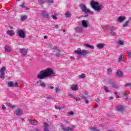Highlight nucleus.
I'll list each match as a JSON object with an SVG mask.
<instances>
[{
    "label": "nucleus",
    "instance_id": "4c0bfd02",
    "mask_svg": "<svg viewBox=\"0 0 131 131\" xmlns=\"http://www.w3.org/2000/svg\"><path fill=\"white\" fill-rule=\"evenodd\" d=\"M29 122H30V123L31 124H34V125H35V124H36V122H35V121H34V120H29Z\"/></svg>",
    "mask_w": 131,
    "mask_h": 131
},
{
    "label": "nucleus",
    "instance_id": "20e7f679",
    "mask_svg": "<svg viewBox=\"0 0 131 131\" xmlns=\"http://www.w3.org/2000/svg\"><path fill=\"white\" fill-rule=\"evenodd\" d=\"M89 97H90V95L88 91L84 92L83 93L81 94L80 96V97L81 98L82 101L85 102L86 104H89V101L88 100V98H89Z\"/></svg>",
    "mask_w": 131,
    "mask_h": 131
},
{
    "label": "nucleus",
    "instance_id": "1a4fd4ad",
    "mask_svg": "<svg viewBox=\"0 0 131 131\" xmlns=\"http://www.w3.org/2000/svg\"><path fill=\"white\" fill-rule=\"evenodd\" d=\"M17 35L21 38H24V37H25V33L24 32V31L22 30H19L17 31Z\"/></svg>",
    "mask_w": 131,
    "mask_h": 131
},
{
    "label": "nucleus",
    "instance_id": "c756f323",
    "mask_svg": "<svg viewBox=\"0 0 131 131\" xmlns=\"http://www.w3.org/2000/svg\"><path fill=\"white\" fill-rule=\"evenodd\" d=\"M20 7L21 8H22V9H25V10H29V9L28 8H27L25 4H23L21 5H20Z\"/></svg>",
    "mask_w": 131,
    "mask_h": 131
},
{
    "label": "nucleus",
    "instance_id": "e2e57ef3",
    "mask_svg": "<svg viewBox=\"0 0 131 131\" xmlns=\"http://www.w3.org/2000/svg\"><path fill=\"white\" fill-rule=\"evenodd\" d=\"M44 38L46 39H47V36H44Z\"/></svg>",
    "mask_w": 131,
    "mask_h": 131
},
{
    "label": "nucleus",
    "instance_id": "c9c22d12",
    "mask_svg": "<svg viewBox=\"0 0 131 131\" xmlns=\"http://www.w3.org/2000/svg\"><path fill=\"white\" fill-rule=\"evenodd\" d=\"M55 92L57 94H59V93H60V92H61V89H60V88L57 87V88H55Z\"/></svg>",
    "mask_w": 131,
    "mask_h": 131
},
{
    "label": "nucleus",
    "instance_id": "3c124183",
    "mask_svg": "<svg viewBox=\"0 0 131 131\" xmlns=\"http://www.w3.org/2000/svg\"><path fill=\"white\" fill-rule=\"evenodd\" d=\"M127 54H128L129 57H131V51L129 52L127 51Z\"/></svg>",
    "mask_w": 131,
    "mask_h": 131
},
{
    "label": "nucleus",
    "instance_id": "393cba45",
    "mask_svg": "<svg viewBox=\"0 0 131 131\" xmlns=\"http://www.w3.org/2000/svg\"><path fill=\"white\" fill-rule=\"evenodd\" d=\"M5 52H10L12 51V48L11 47H8L7 46L5 47Z\"/></svg>",
    "mask_w": 131,
    "mask_h": 131
},
{
    "label": "nucleus",
    "instance_id": "603ef678",
    "mask_svg": "<svg viewBox=\"0 0 131 131\" xmlns=\"http://www.w3.org/2000/svg\"><path fill=\"white\" fill-rule=\"evenodd\" d=\"M122 94H123L124 96H126V92L125 91L122 92Z\"/></svg>",
    "mask_w": 131,
    "mask_h": 131
},
{
    "label": "nucleus",
    "instance_id": "e433bc0d",
    "mask_svg": "<svg viewBox=\"0 0 131 131\" xmlns=\"http://www.w3.org/2000/svg\"><path fill=\"white\" fill-rule=\"evenodd\" d=\"M39 5H43L45 4V0H38Z\"/></svg>",
    "mask_w": 131,
    "mask_h": 131
},
{
    "label": "nucleus",
    "instance_id": "cd10ccee",
    "mask_svg": "<svg viewBox=\"0 0 131 131\" xmlns=\"http://www.w3.org/2000/svg\"><path fill=\"white\" fill-rule=\"evenodd\" d=\"M97 48H98V49H103V48H104V47H105V44L104 43H98L97 45Z\"/></svg>",
    "mask_w": 131,
    "mask_h": 131
},
{
    "label": "nucleus",
    "instance_id": "39448f33",
    "mask_svg": "<svg viewBox=\"0 0 131 131\" xmlns=\"http://www.w3.org/2000/svg\"><path fill=\"white\" fill-rule=\"evenodd\" d=\"M5 71H6V67H3L0 70V78L4 80L6 76H5Z\"/></svg>",
    "mask_w": 131,
    "mask_h": 131
},
{
    "label": "nucleus",
    "instance_id": "864d4df0",
    "mask_svg": "<svg viewBox=\"0 0 131 131\" xmlns=\"http://www.w3.org/2000/svg\"><path fill=\"white\" fill-rule=\"evenodd\" d=\"M128 100H129V98H128L127 97L125 98V101H128Z\"/></svg>",
    "mask_w": 131,
    "mask_h": 131
},
{
    "label": "nucleus",
    "instance_id": "72a5a7b5",
    "mask_svg": "<svg viewBox=\"0 0 131 131\" xmlns=\"http://www.w3.org/2000/svg\"><path fill=\"white\" fill-rule=\"evenodd\" d=\"M123 55H121L119 58H118V62H121V61H123Z\"/></svg>",
    "mask_w": 131,
    "mask_h": 131
},
{
    "label": "nucleus",
    "instance_id": "49530a36",
    "mask_svg": "<svg viewBox=\"0 0 131 131\" xmlns=\"http://www.w3.org/2000/svg\"><path fill=\"white\" fill-rule=\"evenodd\" d=\"M2 109L3 110H7V107H6V106H5V105H2Z\"/></svg>",
    "mask_w": 131,
    "mask_h": 131
},
{
    "label": "nucleus",
    "instance_id": "4d7b16f0",
    "mask_svg": "<svg viewBox=\"0 0 131 131\" xmlns=\"http://www.w3.org/2000/svg\"><path fill=\"white\" fill-rule=\"evenodd\" d=\"M33 131H38V128H35Z\"/></svg>",
    "mask_w": 131,
    "mask_h": 131
},
{
    "label": "nucleus",
    "instance_id": "13d9d810",
    "mask_svg": "<svg viewBox=\"0 0 131 131\" xmlns=\"http://www.w3.org/2000/svg\"><path fill=\"white\" fill-rule=\"evenodd\" d=\"M59 26L58 25L55 26V28H58Z\"/></svg>",
    "mask_w": 131,
    "mask_h": 131
},
{
    "label": "nucleus",
    "instance_id": "052dcab7",
    "mask_svg": "<svg viewBox=\"0 0 131 131\" xmlns=\"http://www.w3.org/2000/svg\"><path fill=\"white\" fill-rule=\"evenodd\" d=\"M71 59H74V56H71Z\"/></svg>",
    "mask_w": 131,
    "mask_h": 131
},
{
    "label": "nucleus",
    "instance_id": "9b49d317",
    "mask_svg": "<svg viewBox=\"0 0 131 131\" xmlns=\"http://www.w3.org/2000/svg\"><path fill=\"white\" fill-rule=\"evenodd\" d=\"M22 114H23V111L22 110V109L17 108L16 110V115H17V116H21Z\"/></svg>",
    "mask_w": 131,
    "mask_h": 131
},
{
    "label": "nucleus",
    "instance_id": "7ed1b4c3",
    "mask_svg": "<svg viewBox=\"0 0 131 131\" xmlns=\"http://www.w3.org/2000/svg\"><path fill=\"white\" fill-rule=\"evenodd\" d=\"M79 7L82 10V12L84 14H89L90 15H93V14H94V12L91 10L88 9V8H86V6L83 4H80L79 5Z\"/></svg>",
    "mask_w": 131,
    "mask_h": 131
},
{
    "label": "nucleus",
    "instance_id": "f257e3e1",
    "mask_svg": "<svg viewBox=\"0 0 131 131\" xmlns=\"http://www.w3.org/2000/svg\"><path fill=\"white\" fill-rule=\"evenodd\" d=\"M54 76H56V72L54 69L51 68L40 71L37 74L38 79H46V78H52Z\"/></svg>",
    "mask_w": 131,
    "mask_h": 131
},
{
    "label": "nucleus",
    "instance_id": "de8ad7c7",
    "mask_svg": "<svg viewBox=\"0 0 131 131\" xmlns=\"http://www.w3.org/2000/svg\"><path fill=\"white\" fill-rule=\"evenodd\" d=\"M68 114H69V115H73V114H74V113L72 111H71L68 113Z\"/></svg>",
    "mask_w": 131,
    "mask_h": 131
},
{
    "label": "nucleus",
    "instance_id": "a878e982",
    "mask_svg": "<svg viewBox=\"0 0 131 131\" xmlns=\"http://www.w3.org/2000/svg\"><path fill=\"white\" fill-rule=\"evenodd\" d=\"M117 76L118 77H121V76H123V73L121 71H118L117 72Z\"/></svg>",
    "mask_w": 131,
    "mask_h": 131
},
{
    "label": "nucleus",
    "instance_id": "6ab92c4d",
    "mask_svg": "<svg viewBox=\"0 0 131 131\" xmlns=\"http://www.w3.org/2000/svg\"><path fill=\"white\" fill-rule=\"evenodd\" d=\"M117 108L119 112H123V110H124V108L121 105L118 106Z\"/></svg>",
    "mask_w": 131,
    "mask_h": 131
},
{
    "label": "nucleus",
    "instance_id": "5701e85b",
    "mask_svg": "<svg viewBox=\"0 0 131 131\" xmlns=\"http://www.w3.org/2000/svg\"><path fill=\"white\" fill-rule=\"evenodd\" d=\"M6 106H8L9 108H12V109L16 108V106L12 105V104L9 102H6Z\"/></svg>",
    "mask_w": 131,
    "mask_h": 131
},
{
    "label": "nucleus",
    "instance_id": "b1692460",
    "mask_svg": "<svg viewBox=\"0 0 131 131\" xmlns=\"http://www.w3.org/2000/svg\"><path fill=\"white\" fill-rule=\"evenodd\" d=\"M85 47L86 48H88L89 49H91L92 50H94V49H95V47H94V46L90 45V44H88V43L85 44Z\"/></svg>",
    "mask_w": 131,
    "mask_h": 131
},
{
    "label": "nucleus",
    "instance_id": "bf43d9fd",
    "mask_svg": "<svg viewBox=\"0 0 131 131\" xmlns=\"http://www.w3.org/2000/svg\"><path fill=\"white\" fill-rule=\"evenodd\" d=\"M117 98L118 99H119V98H120V96H118V95H117Z\"/></svg>",
    "mask_w": 131,
    "mask_h": 131
},
{
    "label": "nucleus",
    "instance_id": "5fc2aeb1",
    "mask_svg": "<svg viewBox=\"0 0 131 131\" xmlns=\"http://www.w3.org/2000/svg\"><path fill=\"white\" fill-rule=\"evenodd\" d=\"M49 88H50V89H51V90H53V89H54V86H49Z\"/></svg>",
    "mask_w": 131,
    "mask_h": 131
},
{
    "label": "nucleus",
    "instance_id": "6e6d98bb",
    "mask_svg": "<svg viewBox=\"0 0 131 131\" xmlns=\"http://www.w3.org/2000/svg\"><path fill=\"white\" fill-rule=\"evenodd\" d=\"M109 99L110 100H113V97H110Z\"/></svg>",
    "mask_w": 131,
    "mask_h": 131
},
{
    "label": "nucleus",
    "instance_id": "7c9ffc66",
    "mask_svg": "<svg viewBox=\"0 0 131 131\" xmlns=\"http://www.w3.org/2000/svg\"><path fill=\"white\" fill-rule=\"evenodd\" d=\"M78 77H79V78H80V79H84V78H85V74H82L81 75H79L78 76Z\"/></svg>",
    "mask_w": 131,
    "mask_h": 131
},
{
    "label": "nucleus",
    "instance_id": "2eb2a0df",
    "mask_svg": "<svg viewBox=\"0 0 131 131\" xmlns=\"http://www.w3.org/2000/svg\"><path fill=\"white\" fill-rule=\"evenodd\" d=\"M82 52V50H81V49L78 48L77 50L74 51V53L75 54L78 55V56H81Z\"/></svg>",
    "mask_w": 131,
    "mask_h": 131
},
{
    "label": "nucleus",
    "instance_id": "0e129e2a",
    "mask_svg": "<svg viewBox=\"0 0 131 131\" xmlns=\"http://www.w3.org/2000/svg\"><path fill=\"white\" fill-rule=\"evenodd\" d=\"M17 2H20V0H16Z\"/></svg>",
    "mask_w": 131,
    "mask_h": 131
},
{
    "label": "nucleus",
    "instance_id": "f3484780",
    "mask_svg": "<svg viewBox=\"0 0 131 131\" xmlns=\"http://www.w3.org/2000/svg\"><path fill=\"white\" fill-rule=\"evenodd\" d=\"M44 124V129H43V131H50V130H49V124H48V123L47 122H44L43 123Z\"/></svg>",
    "mask_w": 131,
    "mask_h": 131
},
{
    "label": "nucleus",
    "instance_id": "4468645a",
    "mask_svg": "<svg viewBox=\"0 0 131 131\" xmlns=\"http://www.w3.org/2000/svg\"><path fill=\"white\" fill-rule=\"evenodd\" d=\"M19 52L23 55V56H26V55H27V50L26 49H19Z\"/></svg>",
    "mask_w": 131,
    "mask_h": 131
},
{
    "label": "nucleus",
    "instance_id": "4be33fe9",
    "mask_svg": "<svg viewBox=\"0 0 131 131\" xmlns=\"http://www.w3.org/2000/svg\"><path fill=\"white\" fill-rule=\"evenodd\" d=\"M124 20H125V16H120L118 19V21L119 23H121V22L124 21Z\"/></svg>",
    "mask_w": 131,
    "mask_h": 131
},
{
    "label": "nucleus",
    "instance_id": "a18cd8bd",
    "mask_svg": "<svg viewBox=\"0 0 131 131\" xmlns=\"http://www.w3.org/2000/svg\"><path fill=\"white\" fill-rule=\"evenodd\" d=\"M74 99L76 100V101H80V98L79 97H75Z\"/></svg>",
    "mask_w": 131,
    "mask_h": 131
},
{
    "label": "nucleus",
    "instance_id": "dca6fc26",
    "mask_svg": "<svg viewBox=\"0 0 131 131\" xmlns=\"http://www.w3.org/2000/svg\"><path fill=\"white\" fill-rule=\"evenodd\" d=\"M90 54V52L88 50H82L81 56H88Z\"/></svg>",
    "mask_w": 131,
    "mask_h": 131
},
{
    "label": "nucleus",
    "instance_id": "aec40b11",
    "mask_svg": "<svg viewBox=\"0 0 131 131\" xmlns=\"http://www.w3.org/2000/svg\"><path fill=\"white\" fill-rule=\"evenodd\" d=\"M82 26L84 28H87V27H88V22L85 20H82Z\"/></svg>",
    "mask_w": 131,
    "mask_h": 131
},
{
    "label": "nucleus",
    "instance_id": "338daca9",
    "mask_svg": "<svg viewBox=\"0 0 131 131\" xmlns=\"http://www.w3.org/2000/svg\"><path fill=\"white\" fill-rule=\"evenodd\" d=\"M63 32H65V30H63Z\"/></svg>",
    "mask_w": 131,
    "mask_h": 131
},
{
    "label": "nucleus",
    "instance_id": "8fccbe9b",
    "mask_svg": "<svg viewBox=\"0 0 131 131\" xmlns=\"http://www.w3.org/2000/svg\"><path fill=\"white\" fill-rule=\"evenodd\" d=\"M49 3H50V4H53L54 3V1L53 0H47Z\"/></svg>",
    "mask_w": 131,
    "mask_h": 131
},
{
    "label": "nucleus",
    "instance_id": "680f3d73",
    "mask_svg": "<svg viewBox=\"0 0 131 131\" xmlns=\"http://www.w3.org/2000/svg\"><path fill=\"white\" fill-rule=\"evenodd\" d=\"M114 94H115V95H117V92H114Z\"/></svg>",
    "mask_w": 131,
    "mask_h": 131
},
{
    "label": "nucleus",
    "instance_id": "69168bd1",
    "mask_svg": "<svg viewBox=\"0 0 131 131\" xmlns=\"http://www.w3.org/2000/svg\"><path fill=\"white\" fill-rule=\"evenodd\" d=\"M1 63H2V61H1V60H0V64H1Z\"/></svg>",
    "mask_w": 131,
    "mask_h": 131
},
{
    "label": "nucleus",
    "instance_id": "09e8293b",
    "mask_svg": "<svg viewBox=\"0 0 131 131\" xmlns=\"http://www.w3.org/2000/svg\"><path fill=\"white\" fill-rule=\"evenodd\" d=\"M52 19H53L54 20H57V17L55 15H53Z\"/></svg>",
    "mask_w": 131,
    "mask_h": 131
},
{
    "label": "nucleus",
    "instance_id": "58836bf2",
    "mask_svg": "<svg viewBox=\"0 0 131 131\" xmlns=\"http://www.w3.org/2000/svg\"><path fill=\"white\" fill-rule=\"evenodd\" d=\"M40 85L42 88H45L46 86V83H45L43 82H40Z\"/></svg>",
    "mask_w": 131,
    "mask_h": 131
},
{
    "label": "nucleus",
    "instance_id": "0eeeda50",
    "mask_svg": "<svg viewBox=\"0 0 131 131\" xmlns=\"http://www.w3.org/2000/svg\"><path fill=\"white\" fill-rule=\"evenodd\" d=\"M107 85L108 86H112L113 88H115V89H117L118 86L115 84V82L112 80H108L107 82Z\"/></svg>",
    "mask_w": 131,
    "mask_h": 131
},
{
    "label": "nucleus",
    "instance_id": "c03bdc74",
    "mask_svg": "<svg viewBox=\"0 0 131 131\" xmlns=\"http://www.w3.org/2000/svg\"><path fill=\"white\" fill-rule=\"evenodd\" d=\"M68 96L69 97H70V98H73L74 99L75 97H74V95L73 94H69Z\"/></svg>",
    "mask_w": 131,
    "mask_h": 131
},
{
    "label": "nucleus",
    "instance_id": "9d476101",
    "mask_svg": "<svg viewBox=\"0 0 131 131\" xmlns=\"http://www.w3.org/2000/svg\"><path fill=\"white\" fill-rule=\"evenodd\" d=\"M41 16L43 17V18H45V19H48V20H50V15L48 14V12L46 11H42L41 13Z\"/></svg>",
    "mask_w": 131,
    "mask_h": 131
},
{
    "label": "nucleus",
    "instance_id": "412c9836",
    "mask_svg": "<svg viewBox=\"0 0 131 131\" xmlns=\"http://www.w3.org/2000/svg\"><path fill=\"white\" fill-rule=\"evenodd\" d=\"M7 34L12 36V35H14V34H15V32H14V31L13 30H9L7 31Z\"/></svg>",
    "mask_w": 131,
    "mask_h": 131
},
{
    "label": "nucleus",
    "instance_id": "2f4dec72",
    "mask_svg": "<svg viewBox=\"0 0 131 131\" xmlns=\"http://www.w3.org/2000/svg\"><path fill=\"white\" fill-rule=\"evenodd\" d=\"M128 24H129V20L126 21V23L123 24V27H127V26H128Z\"/></svg>",
    "mask_w": 131,
    "mask_h": 131
},
{
    "label": "nucleus",
    "instance_id": "37998d69",
    "mask_svg": "<svg viewBox=\"0 0 131 131\" xmlns=\"http://www.w3.org/2000/svg\"><path fill=\"white\" fill-rule=\"evenodd\" d=\"M55 108L56 110H62V108H61V107H58L57 105L55 106Z\"/></svg>",
    "mask_w": 131,
    "mask_h": 131
},
{
    "label": "nucleus",
    "instance_id": "a19ab883",
    "mask_svg": "<svg viewBox=\"0 0 131 131\" xmlns=\"http://www.w3.org/2000/svg\"><path fill=\"white\" fill-rule=\"evenodd\" d=\"M91 131H100L98 129H97L96 128H91Z\"/></svg>",
    "mask_w": 131,
    "mask_h": 131
},
{
    "label": "nucleus",
    "instance_id": "f03ea898",
    "mask_svg": "<svg viewBox=\"0 0 131 131\" xmlns=\"http://www.w3.org/2000/svg\"><path fill=\"white\" fill-rule=\"evenodd\" d=\"M91 5L93 9L96 12H101L103 8V5L99 4L98 2H95V1H92Z\"/></svg>",
    "mask_w": 131,
    "mask_h": 131
},
{
    "label": "nucleus",
    "instance_id": "79ce46f5",
    "mask_svg": "<svg viewBox=\"0 0 131 131\" xmlns=\"http://www.w3.org/2000/svg\"><path fill=\"white\" fill-rule=\"evenodd\" d=\"M104 90L105 91V92H106V93H110V90H108V88L104 86Z\"/></svg>",
    "mask_w": 131,
    "mask_h": 131
},
{
    "label": "nucleus",
    "instance_id": "f704fd0d",
    "mask_svg": "<svg viewBox=\"0 0 131 131\" xmlns=\"http://www.w3.org/2000/svg\"><path fill=\"white\" fill-rule=\"evenodd\" d=\"M26 19H27V16L24 15V16H21V21H25V20H26Z\"/></svg>",
    "mask_w": 131,
    "mask_h": 131
},
{
    "label": "nucleus",
    "instance_id": "ddd939ff",
    "mask_svg": "<svg viewBox=\"0 0 131 131\" xmlns=\"http://www.w3.org/2000/svg\"><path fill=\"white\" fill-rule=\"evenodd\" d=\"M71 89L72 90V91L76 92V91H78V85L77 84H74L72 85Z\"/></svg>",
    "mask_w": 131,
    "mask_h": 131
},
{
    "label": "nucleus",
    "instance_id": "f8f14e48",
    "mask_svg": "<svg viewBox=\"0 0 131 131\" xmlns=\"http://www.w3.org/2000/svg\"><path fill=\"white\" fill-rule=\"evenodd\" d=\"M75 29L78 33H82L83 32V28L82 27H77Z\"/></svg>",
    "mask_w": 131,
    "mask_h": 131
},
{
    "label": "nucleus",
    "instance_id": "473e14b6",
    "mask_svg": "<svg viewBox=\"0 0 131 131\" xmlns=\"http://www.w3.org/2000/svg\"><path fill=\"white\" fill-rule=\"evenodd\" d=\"M55 52H56V53H57L56 54V57H60V55H61V54H60V51L59 50L56 49Z\"/></svg>",
    "mask_w": 131,
    "mask_h": 131
},
{
    "label": "nucleus",
    "instance_id": "ea45409f",
    "mask_svg": "<svg viewBox=\"0 0 131 131\" xmlns=\"http://www.w3.org/2000/svg\"><path fill=\"white\" fill-rule=\"evenodd\" d=\"M111 73H112V70H111V69H107V74H108V75H110Z\"/></svg>",
    "mask_w": 131,
    "mask_h": 131
},
{
    "label": "nucleus",
    "instance_id": "c85d7f7f",
    "mask_svg": "<svg viewBox=\"0 0 131 131\" xmlns=\"http://www.w3.org/2000/svg\"><path fill=\"white\" fill-rule=\"evenodd\" d=\"M117 44L118 46H123L124 45V42L122 40H118L117 41Z\"/></svg>",
    "mask_w": 131,
    "mask_h": 131
},
{
    "label": "nucleus",
    "instance_id": "423d86ee",
    "mask_svg": "<svg viewBox=\"0 0 131 131\" xmlns=\"http://www.w3.org/2000/svg\"><path fill=\"white\" fill-rule=\"evenodd\" d=\"M76 126L75 125H73L71 126H68V127H64L63 126H61V128L62 130L64 131H71V130H73V129H74V128H75Z\"/></svg>",
    "mask_w": 131,
    "mask_h": 131
},
{
    "label": "nucleus",
    "instance_id": "a211bd4d",
    "mask_svg": "<svg viewBox=\"0 0 131 131\" xmlns=\"http://www.w3.org/2000/svg\"><path fill=\"white\" fill-rule=\"evenodd\" d=\"M114 30L115 28L113 27V26H112L110 29V30L112 31V32L110 33L111 35H116V33L114 32Z\"/></svg>",
    "mask_w": 131,
    "mask_h": 131
},
{
    "label": "nucleus",
    "instance_id": "bb28decb",
    "mask_svg": "<svg viewBox=\"0 0 131 131\" xmlns=\"http://www.w3.org/2000/svg\"><path fill=\"white\" fill-rule=\"evenodd\" d=\"M64 16L66 18H70V17L72 16V14L70 13V12H69V11H67L64 14Z\"/></svg>",
    "mask_w": 131,
    "mask_h": 131
},
{
    "label": "nucleus",
    "instance_id": "6e6552de",
    "mask_svg": "<svg viewBox=\"0 0 131 131\" xmlns=\"http://www.w3.org/2000/svg\"><path fill=\"white\" fill-rule=\"evenodd\" d=\"M8 88H13L14 86H15L16 88H18V82H16L15 83H14V81H9L7 83Z\"/></svg>",
    "mask_w": 131,
    "mask_h": 131
}]
</instances>
